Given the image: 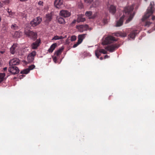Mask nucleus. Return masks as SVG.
Masks as SVG:
<instances>
[{"label":"nucleus","instance_id":"nucleus-36","mask_svg":"<svg viewBox=\"0 0 155 155\" xmlns=\"http://www.w3.org/2000/svg\"><path fill=\"white\" fill-rule=\"evenodd\" d=\"M35 66L34 65H31L29 66L28 68L29 69V71L35 68Z\"/></svg>","mask_w":155,"mask_h":155},{"label":"nucleus","instance_id":"nucleus-29","mask_svg":"<svg viewBox=\"0 0 155 155\" xmlns=\"http://www.w3.org/2000/svg\"><path fill=\"white\" fill-rule=\"evenodd\" d=\"M99 4V2L98 0L96 1L92 5V7H96Z\"/></svg>","mask_w":155,"mask_h":155},{"label":"nucleus","instance_id":"nucleus-30","mask_svg":"<svg viewBox=\"0 0 155 155\" xmlns=\"http://www.w3.org/2000/svg\"><path fill=\"white\" fill-rule=\"evenodd\" d=\"M92 12L91 11H87L85 13V15L87 17H90L92 15Z\"/></svg>","mask_w":155,"mask_h":155},{"label":"nucleus","instance_id":"nucleus-17","mask_svg":"<svg viewBox=\"0 0 155 155\" xmlns=\"http://www.w3.org/2000/svg\"><path fill=\"white\" fill-rule=\"evenodd\" d=\"M87 34H83L82 35H79L78 38V41L80 43H81L82 41L85 38Z\"/></svg>","mask_w":155,"mask_h":155},{"label":"nucleus","instance_id":"nucleus-44","mask_svg":"<svg viewBox=\"0 0 155 155\" xmlns=\"http://www.w3.org/2000/svg\"><path fill=\"white\" fill-rule=\"evenodd\" d=\"M3 70L4 71H5L7 70V68L5 67L3 68Z\"/></svg>","mask_w":155,"mask_h":155},{"label":"nucleus","instance_id":"nucleus-50","mask_svg":"<svg viewBox=\"0 0 155 155\" xmlns=\"http://www.w3.org/2000/svg\"><path fill=\"white\" fill-rule=\"evenodd\" d=\"M10 12H11V11H10V12L9 11V10H8V12L10 13Z\"/></svg>","mask_w":155,"mask_h":155},{"label":"nucleus","instance_id":"nucleus-18","mask_svg":"<svg viewBox=\"0 0 155 155\" xmlns=\"http://www.w3.org/2000/svg\"><path fill=\"white\" fill-rule=\"evenodd\" d=\"M109 10L110 13L114 14L116 11V7L113 5H111L109 8Z\"/></svg>","mask_w":155,"mask_h":155},{"label":"nucleus","instance_id":"nucleus-34","mask_svg":"<svg viewBox=\"0 0 155 155\" xmlns=\"http://www.w3.org/2000/svg\"><path fill=\"white\" fill-rule=\"evenodd\" d=\"M100 50L101 51V53H102L104 54H107V52L104 49H100Z\"/></svg>","mask_w":155,"mask_h":155},{"label":"nucleus","instance_id":"nucleus-10","mask_svg":"<svg viewBox=\"0 0 155 155\" xmlns=\"http://www.w3.org/2000/svg\"><path fill=\"white\" fill-rule=\"evenodd\" d=\"M59 14L60 15L64 18H67L69 17L71 13L70 12L66 10H62L60 11Z\"/></svg>","mask_w":155,"mask_h":155},{"label":"nucleus","instance_id":"nucleus-20","mask_svg":"<svg viewBox=\"0 0 155 155\" xmlns=\"http://www.w3.org/2000/svg\"><path fill=\"white\" fill-rule=\"evenodd\" d=\"M83 15H80L78 16L77 19V21L78 22H84L85 21V19L83 17Z\"/></svg>","mask_w":155,"mask_h":155},{"label":"nucleus","instance_id":"nucleus-4","mask_svg":"<svg viewBox=\"0 0 155 155\" xmlns=\"http://www.w3.org/2000/svg\"><path fill=\"white\" fill-rule=\"evenodd\" d=\"M117 40L114 37L111 36H109L106 37L104 41L102 42V44L104 45L112 43Z\"/></svg>","mask_w":155,"mask_h":155},{"label":"nucleus","instance_id":"nucleus-47","mask_svg":"<svg viewBox=\"0 0 155 155\" xmlns=\"http://www.w3.org/2000/svg\"><path fill=\"white\" fill-rule=\"evenodd\" d=\"M4 52V51H1L0 53L2 54H3Z\"/></svg>","mask_w":155,"mask_h":155},{"label":"nucleus","instance_id":"nucleus-45","mask_svg":"<svg viewBox=\"0 0 155 155\" xmlns=\"http://www.w3.org/2000/svg\"><path fill=\"white\" fill-rule=\"evenodd\" d=\"M1 64H2V59L0 58V66L1 65Z\"/></svg>","mask_w":155,"mask_h":155},{"label":"nucleus","instance_id":"nucleus-38","mask_svg":"<svg viewBox=\"0 0 155 155\" xmlns=\"http://www.w3.org/2000/svg\"><path fill=\"white\" fill-rule=\"evenodd\" d=\"M103 21L104 24H107L108 22L107 19L106 18H104Z\"/></svg>","mask_w":155,"mask_h":155},{"label":"nucleus","instance_id":"nucleus-5","mask_svg":"<svg viewBox=\"0 0 155 155\" xmlns=\"http://www.w3.org/2000/svg\"><path fill=\"white\" fill-rule=\"evenodd\" d=\"M42 21V18L40 17L35 18L32 21L30 24L33 27H35L40 23Z\"/></svg>","mask_w":155,"mask_h":155},{"label":"nucleus","instance_id":"nucleus-7","mask_svg":"<svg viewBox=\"0 0 155 155\" xmlns=\"http://www.w3.org/2000/svg\"><path fill=\"white\" fill-rule=\"evenodd\" d=\"M119 47V45L115 44L107 46L105 48V49L110 52H112L117 49Z\"/></svg>","mask_w":155,"mask_h":155},{"label":"nucleus","instance_id":"nucleus-24","mask_svg":"<svg viewBox=\"0 0 155 155\" xmlns=\"http://www.w3.org/2000/svg\"><path fill=\"white\" fill-rule=\"evenodd\" d=\"M21 34H22V33L20 31H16L15 32L14 36L15 37L18 38L20 37Z\"/></svg>","mask_w":155,"mask_h":155},{"label":"nucleus","instance_id":"nucleus-28","mask_svg":"<svg viewBox=\"0 0 155 155\" xmlns=\"http://www.w3.org/2000/svg\"><path fill=\"white\" fill-rule=\"evenodd\" d=\"M101 53L100 49L99 50L97 49L95 50V55L98 58H99V56L101 55Z\"/></svg>","mask_w":155,"mask_h":155},{"label":"nucleus","instance_id":"nucleus-23","mask_svg":"<svg viewBox=\"0 0 155 155\" xmlns=\"http://www.w3.org/2000/svg\"><path fill=\"white\" fill-rule=\"evenodd\" d=\"M5 73H0V83L3 81L5 79Z\"/></svg>","mask_w":155,"mask_h":155},{"label":"nucleus","instance_id":"nucleus-15","mask_svg":"<svg viewBox=\"0 0 155 155\" xmlns=\"http://www.w3.org/2000/svg\"><path fill=\"white\" fill-rule=\"evenodd\" d=\"M18 47L17 44H14L10 48V51L12 54H14Z\"/></svg>","mask_w":155,"mask_h":155},{"label":"nucleus","instance_id":"nucleus-13","mask_svg":"<svg viewBox=\"0 0 155 155\" xmlns=\"http://www.w3.org/2000/svg\"><path fill=\"white\" fill-rule=\"evenodd\" d=\"M41 43V40L40 39H38L34 42H33L31 45V48L35 49L37 48L39 46V44Z\"/></svg>","mask_w":155,"mask_h":155},{"label":"nucleus","instance_id":"nucleus-25","mask_svg":"<svg viewBox=\"0 0 155 155\" xmlns=\"http://www.w3.org/2000/svg\"><path fill=\"white\" fill-rule=\"evenodd\" d=\"M63 38L62 36H59L57 35L55 36L52 39V40H56L59 39H61Z\"/></svg>","mask_w":155,"mask_h":155},{"label":"nucleus","instance_id":"nucleus-27","mask_svg":"<svg viewBox=\"0 0 155 155\" xmlns=\"http://www.w3.org/2000/svg\"><path fill=\"white\" fill-rule=\"evenodd\" d=\"M52 19L51 15V14H48L46 15V20L48 21H51Z\"/></svg>","mask_w":155,"mask_h":155},{"label":"nucleus","instance_id":"nucleus-33","mask_svg":"<svg viewBox=\"0 0 155 155\" xmlns=\"http://www.w3.org/2000/svg\"><path fill=\"white\" fill-rule=\"evenodd\" d=\"M76 39V37L75 35L72 36L71 38V41H74Z\"/></svg>","mask_w":155,"mask_h":155},{"label":"nucleus","instance_id":"nucleus-22","mask_svg":"<svg viewBox=\"0 0 155 155\" xmlns=\"http://www.w3.org/2000/svg\"><path fill=\"white\" fill-rule=\"evenodd\" d=\"M64 49V48L61 47V48H59L58 50L55 51L54 54L57 56H58L61 54Z\"/></svg>","mask_w":155,"mask_h":155},{"label":"nucleus","instance_id":"nucleus-2","mask_svg":"<svg viewBox=\"0 0 155 155\" xmlns=\"http://www.w3.org/2000/svg\"><path fill=\"white\" fill-rule=\"evenodd\" d=\"M154 2H151L150 5L147 9V13L143 17L142 19L143 21H144L153 14L154 10Z\"/></svg>","mask_w":155,"mask_h":155},{"label":"nucleus","instance_id":"nucleus-41","mask_svg":"<svg viewBox=\"0 0 155 155\" xmlns=\"http://www.w3.org/2000/svg\"><path fill=\"white\" fill-rule=\"evenodd\" d=\"M53 60L55 62H56V61L57 60V57H54L53 58Z\"/></svg>","mask_w":155,"mask_h":155},{"label":"nucleus","instance_id":"nucleus-42","mask_svg":"<svg viewBox=\"0 0 155 155\" xmlns=\"http://www.w3.org/2000/svg\"><path fill=\"white\" fill-rule=\"evenodd\" d=\"M109 57V56L107 55H106L104 56V59L107 58Z\"/></svg>","mask_w":155,"mask_h":155},{"label":"nucleus","instance_id":"nucleus-49","mask_svg":"<svg viewBox=\"0 0 155 155\" xmlns=\"http://www.w3.org/2000/svg\"><path fill=\"white\" fill-rule=\"evenodd\" d=\"M2 3L0 2V7H2Z\"/></svg>","mask_w":155,"mask_h":155},{"label":"nucleus","instance_id":"nucleus-3","mask_svg":"<svg viewBox=\"0 0 155 155\" xmlns=\"http://www.w3.org/2000/svg\"><path fill=\"white\" fill-rule=\"evenodd\" d=\"M24 33L27 37L35 40L37 38V34L36 33L28 30V29H25Z\"/></svg>","mask_w":155,"mask_h":155},{"label":"nucleus","instance_id":"nucleus-6","mask_svg":"<svg viewBox=\"0 0 155 155\" xmlns=\"http://www.w3.org/2000/svg\"><path fill=\"white\" fill-rule=\"evenodd\" d=\"M8 71L13 74H18L19 72V70L18 68L15 66H11L8 69Z\"/></svg>","mask_w":155,"mask_h":155},{"label":"nucleus","instance_id":"nucleus-46","mask_svg":"<svg viewBox=\"0 0 155 155\" xmlns=\"http://www.w3.org/2000/svg\"><path fill=\"white\" fill-rule=\"evenodd\" d=\"M20 0L21 2H25V1H27V0Z\"/></svg>","mask_w":155,"mask_h":155},{"label":"nucleus","instance_id":"nucleus-11","mask_svg":"<svg viewBox=\"0 0 155 155\" xmlns=\"http://www.w3.org/2000/svg\"><path fill=\"white\" fill-rule=\"evenodd\" d=\"M19 60L18 59L15 58L11 59L9 62V65L10 66H15L19 64Z\"/></svg>","mask_w":155,"mask_h":155},{"label":"nucleus","instance_id":"nucleus-26","mask_svg":"<svg viewBox=\"0 0 155 155\" xmlns=\"http://www.w3.org/2000/svg\"><path fill=\"white\" fill-rule=\"evenodd\" d=\"M29 71V69L27 68L21 71V74H28Z\"/></svg>","mask_w":155,"mask_h":155},{"label":"nucleus","instance_id":"nucleus-51","mask_svg":"<svg viewBox=\"0 0 155 155\" xmlns=\"http://www.w3.org/2000/svg\"><path fill=\"white\" fill-rule=\"evenodd\" d=\"M9 76V74H8V75H7V78L8 76Z\"/></svg>","mask_w":155,"mask_h":155},{"label":"nucleus","instance_id":"nucleus-9","mask_svg":"<svg viewBox=\"0 0 155 155\" xmlns=\"http://www.w3.org/2000/svg\"><path fill=\"white\" fill-rule=\"evenodd\" d=\"M77 28L80 32H83L84 31H87L88 28V26L87 25H81L77 26Z\"/></svg>","mask_w":155,"mask_h":155},{"label":"nucleus","instance_id":"nucleus-31","mask_svg":"<svg viewBox=\"0 0 155 155\" xmlns=\"http://www.w3.org/2000/svg\"><path fill=\"white\" fill-rule=\"evenodd\" d=\"M152 23V22L147 20L145 22V26L146 27H149L150 25Z\"/></svg>","mask_w":155,"mask_h":155},{"label":"nucleus","instance_id":"nucleus-16","mask_svg":"<svg viewBox=\"0 0 155 155\" xmlns=\"http://www.w3.org/2000/svg\"><path fill=\"white\" fill-rule=\"evenodd\" d=\"M57 46V44L56 43L53 44L51 45L50 48L48 49V52L49 53H51Z\"/></svg>","mask_w":155,"mask_h":155},{"label":"nucleus","instance_id":"nucleus-8","mask_svg":"<svg viewBox=\"0 0 155 155\" xmlns=\"http://www.w3.org/2000/svg\"><path fill=\"white\" fill-rule=\"evenodd\" d=\"M36 54V52L35 51H34L28 55L27 58L29 62H31L34 61Z\"/></svg>","mask_w":155,"mask_h":155},{"label":"nucleus","instance_id":"nucleus-48","mask_svg":"<svg viewBox=\"0 0 155 155\" xmlns=\"http://www.w3.org/2000/svg\"><path fill=\"white\" fill-rule=\"evenodd\" d=\"M100 59L101 60H102L103 59V58L102 57H101L100 58Z\"/></svg>","mask_w":155,"mask_h":155},{"label":"nucleus","instance_id":"nucleus-39","mask_svg":"<svg viewBox=\"0 0 155 155\" xmlns=\"http://www.w3.org/2000/svg\"><path fill=\"white\" fill-rule=\"evenodd\" d=\"M43 2L41 1H39L38 3V4L39 5L42 6L43 5Z\"/></svg>","mask_w":155,"mask_h":155},{"label":"nucleus","instance_id":"nucleus-12","mask_svg":"<svg viewBox=\"0 0 155 155\" xmlns=\"http://www.w3.org/2000/svg\"><path fill=\"white\" fill-rule=\"evenodd\" d=\"M139 32V31L137 30H134L130 32L129 36L130 38L132 39H134L136 35L138 34Z\"/></svg>","mask_w":155,"mask_h":155},{"label":"nucleus","instance_id":"nucleus-21","mask_svg":"<svg viewBox=\"0 0 155 155\" xmlns=\"http://www.w3.org/2000/svg\"><path fill=\"white\" fill-rule=\"evenodd\" d=\"M115 35L117 37L121 36L124 37L127 36V34L125 32H119L116 33Z\"/></svg>","mask_w":155,"mask_h":155},{"label":"nucleus","instance_id":"nucleus-1","mask_svg":"<svg viewBox=\"0 0 155 155\" xmlns=\"http://www.w3.org/2000/svg\"><path fill=\"white\" fill-rule=\"evenodd\" d=\"M134 9L133 5L128 6L124 8L123 12L124 14L120 17L119 20L117 21L116 23V27H120L123 24V22L124 19H127L126 23H127L131 21L133 19L134 13H132Z\"/></svg>","mask_w":155,"mask_h":155},{"label":"nucleus","instance_id":"nucleus-40","mask_svg":"<svg viewBox=\"0 0 155 155\" xmlns=\"http://www.w3.org/2000/svg\"><path fill=\"white\" fill-rule=\"evenodd\" d=\"M96 16H97V14H96V13L95 14H94L93 15H92L91 17L90 18H93V19L94 18H95V17H96Z\"/></svg>","mask_w":155,"mask_h":155},{"label":"nucleus","instance_id":"nucleus-14","mask_svg":"<svg viewBox=\"0 0 155 155\" xmlns=\"http://www.w3.org/2000/svg\"><path fill=\"white\" fill-rule=\"evenodd\" d=\"M63 0H55L54 2V5L55 7L58 8H59L63 5Z\"/></svg>","mask_w":155,"mask_h":155},{"label":"nucleus","instance_id":"nucleus-35","mask_svg":"<svg viewBox=\"0 0 155 155\" xmlns=\"http://www.w3.org/2000/svg\"><path fill=\"white\" fill-rule=\"evenodd\" d=\"M85 2L87 4H90L93 1V0H84Z\"/></svg>","mask_w":155,"mask_h":155},{"label":"nucleus","instance_id":"nucleus-37","mask_svg":"<svg viewBox=\"0 0 155 155\" xmlns=\"http://www.w3.org/2000/svg\"><path fill=\"white\" fill-rule=\"evenodd\" d=\"M81 43H80L78 41L77 42L74 44L73 46V48H75L77 47Z\"/></svg>","mask_w":155,"mask_h":155},{"label":"nucleus","instance_id":"nucleus-32","mask_svg":"<svg viewBox=\"0 0 155 155\" xmlns=\"http://www.w3.org/2000/svg\"><path fill=\"white\" fill-rule=\"evenodd\" d=\"M11 27L14 30H17L18 29V27L16 24L12 25Z\"/></svg>","mask_w":155,"mask_h":155},{"label":"nucleus","instance_id":"nucleus-43","mask_svg":"<svg viewBox=\"0 0 155 155\" xmlns=\"http://www.w3.org/2000/svg\"><path fill=\"white\" fill-rule=\"evenodd\" d=\"M152 20L154 21L155 19V16H153L152 17Z\"/></svg>","mask_w":155,"mask_h":155},{"label":"nucleus","instance_id":"nucleus-19","mask_svg":"<svg viewBox=\"0 0 155 155\" xmlns=\"http://www.w3.org/2000/svg\"><path fill=\"white\" fill-rule=\"evenodd\" d=\"M57 19L58 20V23L60 24H63L65 23L64 19L61 17L58 16L57 18Z\"/></svg>","mask_w":155,"mask_h":155}]
</instances>
